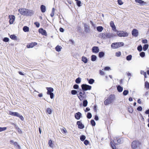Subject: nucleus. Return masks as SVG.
I'll list each match as a JSON object with an SVG mask.
<instances>
[{"label": "nucleus", "mask_w": 149, "mask_h": 149, "mask_svg": "<svg viewBox=\"0 0 149 149\" xmlns=\"http://www.w3.org/2000/svg\"><path fill=\"white\" fill-rule=\"evenodd\" d=\"M18 11L21 15L24 16H31L33 14L32 10L25 8H20L18 10Z\"/></svg>", "instance_id": "obj_1"}, {"label": "nucleus", "mask_w": 149, "mask_h": 149, "mask_svg": "<svg viewBox=\"0 0 149 149\" xmlns=\"http://www.w3.org/2000/svg\"><path fill=\"white\" fill-rule=\"evenodd\" d=\"M113 36V34L108 33H101L99 35V37L104 40L105 39L107 38H111Z\"/></svg>", "instance_id": "obj_2"}, {"label": "nucleus", "mask_w": 149, "mask_h": 149, "mask_svg": "<svg viewBox=\"0 0 149 149\" xmlns=\"http://www.w3.org/2000/svg\"><path fill=\"white\" fill-rule=\"evenodd\" d=\"M115 99V96L114 95H111L104 102V104L107 105L112 103Z\"/></svg>", "instance_id": "obj_3"}, {"label": "nucleus", "mask_w": 149, "mask_h": 149, "mask_svg": "<svg viewBox=\"0 0 149 149\" xmlns=\"http://www.w3.org/2000/svg\"><path fill=\"white\" fill-rule=\"evenodd\" d=\"M78 92L79 93L77 94V96L80 100H82L86 97V95L84 91L81 89H80L79 91H78Z\"/></svg>", "instance_id": "obj_4"}, {"label": "nucleus", "mask_w": 149, "mask_h": 149, "mask_svg": "<svg viewBox=\"0 0 149 149\" xmlns=\"http://www.w3.org/2000/svg\"><path fill=\"white\" fill-rule=\"evenodd\" d=\"M124 44L123 42H115L112 43L111 45L112 48L115 49L121 46H123Z\"/></svg>", "instance_id": "obj_5"}, {"label": "nucleus", "mask_w": 149, "mask_h": 149, "mask_svg": "<svg viewBox=\"0 0 149 149\" xmlns=\"http://www.w3.org/2000/svg\"><path fill=\"white\" fill-rule=\"evenodd\" d=\"M9 114L13 116H16L18 117L19 118L22 120H23L24 118L23 116L21 115L18 112H13L12 111H9Z\"/></svg>", "instance_id": "obj_6"}, {"label": "nucleus", "mask_w": 149, "mask_h": 149, "mask_svg": "<svg viewBox=\"0 0 149 149\" xmlns=\"http://www.w3.org/2000/svg\"><path fill=\"white\" fill-rule=\"evenodd\" d=\"M140 143L139 141H134L132 143L131 146L132 148L136 149L139 146Z\"/></svg>", "instance_id": "obj_7"}, {"label": "nucleus", "mask_w": 149, "mask_h": 149, "mask_svg": "<svg viewBox=\"0 0 149 149\" xmlns=\"http://www.w3.org/2000/svg\"><path fill=\"white\" fill-rule=\"evenodd\" d=\"M82 90L84 91L88 90H90L91 88V86H90L86 84H83L81 85Z\"/></svg>", "instance_id": "obj_8"}, {"label": "nucleus", "mask_w": 149, "mask_h": 149, "mask_svg": "<svg viewBox=\"0 0 149 149\" xmlns=\"http://www.w3.org/2000/svg\"><path fill=\"white\" fill-rule=\"evenodd\" d=\"M117 34L120 37H126L128 35V33L127 32L123 31H117Z\"/></svg>", "instance_id": "obj_9"}, {"label": "nucleus", "mask_w": 149, "mask_h": 149, "mask_svg": "<svg viewBox=\"0 0 149 149\" xmlns=\"http://www.w3.org/2000/svg\"><path fill=\"white\" fill-rule=\"evenodd\" d=\"M117 138L116 137L114 138V140H113V142L112 141L110 142V144L111 147L113 149H116V147L115 145V143H117Z\"/></svg>", "instance_id": "obj_10"}, {"label": "nucleus", "mask_w": 149, "mask_h": 149, "mask_svg": "<svg viewBox=\"0 0 149 149\" xmlns=\"http://www.w3.org/2000/svg\"><path fill=\"white\" fill-rule=\"evenodd\" d=\"M84 31L86 33H89L90 32V26L88 24H84Z\"/></svg>", "instance_id": "obj_11"}, {"label": "nucleus", "mask_w": 149, "mask_h": 149, "mask_svg": "<svg viewBox=\"0 0 149 149\" xmlns=\"http://www.w3.org/2000/svg\"><path fill=\"white\" fill-rule=\"evenodd\" d=\"M9 17L10 18L9 22L10 24H12L13 23L15 19V17L13 15H9Z\"/></svg>", "instance_id": "obj_12"}, {"label": "nucleus", "mask_w": 149, "mask_h": 149, "mask_svg": "<svg viewBox=\"0 0 149 149\" xmlns=\"http://www.w3.org/2000/svg\"><path fill=\"white\" fill-rule=\"evenodd\" d=\"M132 34L133 36L134 37H137L139 34V32L137 30L134 29L132 31Z\"/></svg>", "instance_id": "obj_13"}, {"label": "nucleus", "mask_w": 149, "mask_h": 149, "mask_svg": "<svg viewBox=\"0 0 149 149\" xmlns=\"http://www.w3.org/2000/svg\"><path fill=\"white\" fill-rule=\"evenodd\" d=\"M77 124L78 125V127L79 129H83L84 127V125L80 121H78L77 123Z\"/></svg>", "instance_id": "obj_14"}, {"label": "nucleus", "mask_w": 149, "mask_h": 149, "mask_svg": "<svg viewBox=\"0 0 149 149\" xmlns=\"http://www.w3.org/2000/svg\"><path fill=\"white\" fill-rule=\"evenodd\" d=\"M92 51L93 53H97L99 51V49L97 47L94 46L92 48Z\"/></svg>", "instance_id": "obj_15"}, {"label": "nucleus", "mask_w": 149, "mask_h": 149, "mask_svg": "<svg viewBox=\"0 0 149 149\" xmlns=\"http://www.w3.org/2000/svg\"><path fill=\"white\" fill-rule=\"evenodd\" d=\"M81 116V114L80 112L76 113L75 115V117L77 120H79Z\"/></svg>", "instance_id": "obj_16"}, {"label": "nucleus", "mask_w": 149, "mask_h": 149, "mask_svg": "<svg viewBox=\"0 0 149 149\" xmlns=\"http://www.w3.org/2000/svg\"><path fill=\"white\" fill-rule=\"evenodd\" d=\"M39 32L40 33H41L42 35L46 36L47 34L46 31L43 30L42 29L40 28L39 30Z\"/></svg>", "instance_id": "obj_17"}, {"label": "nucleus", "mask_w": 149, "mask_h": 149, "mask_svg": "<svg viewBox=\"0 0 149 149\" xmlns=\"http://www.w3.org/2000/svg\"><path fill=\"white\" fill-rule=\"evenodd\" d=\"M37 45V43L36 42H32L29 44L27 45V47L28 48H31L33 47L34 46Z\"/></svg>", "instance_id": "obj_18"}, {"label": "nucleus", "mask_w": 149, "mask_h": 149, "mask_svg": "<svg viewBox=\"0 0 149 149\" xmlns=\"http://www.w3.org/2000/svg\"><path fill=\"white\" fill-rule=\"evenodd\" d=\"M40 10L41 12L42 13H45L46 11V6L43 5L40 6Z\"/></svg>", "instance_id": "obj_19"}, {"label": "nucleus", "mask_w": 149, "mask_h": 149, "mask_svg": "<svg viewBox=\"0 0 149 149\" xmlns=\"http://www.w3.org/2000/svg\"><path fill=\"white\" fill-rule=\"evenodd\" d=\"M110 26L111 27L113 31H114L116 29V27L114 24L113 22L112 21H111L110 23Z\"/></svg>", "instance_id": "obj_20"}, {"label": "nucleus", "mask_w": 149, "mask_h": 149, "mask_svg": "<svg viewBox=\"0 0 149 149\" xmlns=\"http://www.w3.org/2000/svg\"><path fill=\"white\" fill-rule=\"evenodd\" d=\"M47 89L48 91L47 92V94H49V93H52V92H53L54 91L53 89L51 87L47 88Z\"/></svg>", "instance_id": "obj_21"}, {"label": "nucleus", "mask_w": 149, "mask_h": 149, "mask_svg": "<svg viewBox=\"0 0 149 149\" xmlns=\"http://www.w3.org/2000/svg\"><path fill=\"white\" fill-rule=\"evenodd\" d=\"M117 89L119 92H121L123 91V88L120 85H118L117 86Z\"/></svg>", "instance_id": "obj_22"}, {"label": "nucleus", "mask_w": 149, "mask_h": 149, "mask_svg": "<svg viewBox=\"0 0 149 149\" xmlns=\"http://www.w3.org/2000/svg\"><path fill=\"white\" fill-rule=\"evenodd\" d=\"M62 48L61 46L58 45L55 47V49L57 52H59L61 51Z\"/></svg>", "instance_id": "obj_23"}, {"label": "nucleus", "mask_w": 149, "mask_h": 149, "mask_svg": "<svg viewBox=\"0 0 149 149\" xmlns=\"http://www.w3.org/2000/svg\"><path fill=\"white\" fill-rule=\"evenodd\" d=\"M87 80L88 81V83L90 84H92L94 82V80L92 79H87Z\"/></svg>", "instance_id": "obj_24"}, {"label": "nucleus", "mask_w": 149, "mask_h": 149, "mask_svg": "<svg viewBox=\"0 0 149 149\" xmlns=\"http://www.w3.org/2000/svg\"><path fill=\"white\" fill-rule=\"evenodd\" d=\"M104 55V53L103 52H100L99 53V57L100 58H102Z\"/></svg>", "instance_id": "obj_25"}, {"label": "nucleus", "mask_w": 149, "mask_h": 149, "mask_svg": "<svg viewBox=\"0 0 149 149\" xmlns=\"http://www.w3.org/2000/svg\"><path fill=\"white\" fill-rule=\"evenodd\" d=\"M97 29L98 31L100 32L103 29V28L102 26H99L97 27Z\"/></svg>", "instance_id": "obj_26"}, {"label": "nucleus", "mask_w": 149, "mask_h": 149, "mask_svg": "<svg viewBox=\"0 0 149 149\" xmlns=\"http://www.w3.org/2000/svg\"><path fill=\"white\" fill-rule=\"evenodd\" d=\"M82 61L85 63H86L87 62L88 60L86 57L83 56L82 58Z\"/></svg>", "instance_id": "obj_27"}, {"label": "nucleus", "mask_w": 149, "mask_h": 149, "mask_svg": "<svg viewBox=\"0 0 149 149\" xmlns=\"http://www.w3.org/2000/svg\"><path fill=\"white\" fill-rule=\"evenodd\" d=\"M135 1L136 3H139L141 5H143V4L144 3V1L142 0H135Z\"/></svg>", "instance_id": "obj_28"}, {"label": "nucleus", "mask_w": 149, "mask_h": 149, "mask_svg": "<svg viewBox=\"0 0 149 149\" xmlns=\"http://www.w3.org/2000/svg\"><path fill=\"white\" fill-rule=\"evenodd\" d=\"M148 44H145L143 47V49L144 51H146L148 49Z\"/></svg>", "instance_id": "obj_29"}, {"label": "nucleus", "mask_w": 149, "mask_h": 149, "mask_svg": "<svg viewBox=\"0 0 149 149\" xmlns=\"http://www.w3.org/2000/svg\"><path fill=\"white\" fill-rule=\"evenodd\" d=\"M29 28L27 26H24L23 28V30L25 32L29 31Z\"/></svg>", "instance_id": "obj_30"}, {"label": "nucleus", "mask_w": 149, "mask_h": 149, "mask_svg": "<svg viewBox=\"0 0 149 149\" xmlns=\"http://www.w3.org/2000/svg\"><path fill=\"white\" fill-rule=\"evenodd\" d=\"M91 60L92 61H95L96 60L97 57L96 56L94 55H92L91 57Z\"/></svg>", "instance_id": "obj_31"}, {"label": "nucleus", "mask_w": 149, "mask_h": 149, "mask_svg": "<svg viewBox=\"0 0 149 149\" xmlns=\"http://www.w3.org/2000/svg\"><path fill=\"white\" fill-rule=\"evenodd\" d=\"M88 104V102L86 100H84L83 102V106L84 107L87 106Z\"/></svg>", "instance_id": "obj_32"}, {"label": "nucleus", "mask_w": 149, "mask_h": 149, "mask_svg": "<svg viewBox=\"0 0 149 149\" xmlns=\"http://www.w3.org/2000/svg\"><path fill=\"white\" fill-rule=\"evenodd\" d=\"M81 81V79L79 77L78 78L75 80V82L77 84L80 83Z\"/></svg>", "instance_id": "obj_33"}, {"label": "nucleus", "mask_w": 149, "mask_h": 149, "mask_svg": "<svg viewBox=\"0 0 149 149\" xmlns=\"http://www.w3.org/2000/svg\"><path fill=\"white\" fill-rule=\"evenodd\" d=\"M140 73L141 74H143L144 75L145 78H146L147 77L146 72H144L143 71L141 70V71Z\"/></svg>", "instance_id": "obj_34"}, {"label": "nucleus", "mask_w": 149, "mask_h": 149, "mask_svg": "<svg viewBox=\"0 0 149 149\" xmlns=\"http://www.w3.org/2000/svg\"><path fill=\"white\" fill-rule=\"evenodd\" d=\"M46 111L49 114H51L52 112V110L49 108H47Z\"/></svg>", "instance_id": "obj_35"}, {"label": "nucleus", "mask_w": 149, "mask_h": 149, "mask_svg": "<svg viewBox=\"0 0 149 149\" xmlns=\"http://www.w3.org/2000/svg\"><path fill=\"white\" fill-rule=\"evenodd\" d=\"M121 143V140L120 139H117V143H115V145H118Z\"/></svg>", "instance_id": "obj_36"}, {"label": "nucleus", "mask_w": 149, "mask_h": 149, "mask_svg": "<svg viewBox=\"0 0 149 149\" xmlns=\"http://www.w3.org/2000/svg\"><path fill=\"white\" fill-rule=\"evenodd\" d=\"M132 58V56L131 55H129L126 57V59L128 61H130Z\"/></svg>", "instance_id": "obj_37"}, {"label": "nucleus", "mask_w": 149, "mask_h": 149, "mask_svg": "<svg viewBox=\"0 0 149 149\" xmlns=\"http://www.w3.org/2000/svg\"><path fill=\"white\" fill-rule=\"evenodd\" d=\"M61 130L62 132L63 133H67V131L66 129L64 127H63L61 129Z\"/></svg>", "instance_id": "obj_38"}, {"label": "nucleus", "mask_w": 149, "mask_h": 149, "mask_svg": "<svg viewBox=\"0 0 149 149\" xmlns=\"http://www.w3.org/2000/svg\"><path fill=\"white\" fill-rule=\"evenodd\" d=\"M85 139L86 137L84 135H81L80 137V139L82 141H84V140Z\"/></svg>", "instance_id": "obj_39"}, {"label": "nucleus", "mask_w": 149, "mask_h": 149, "mask_svg": "<svg viewBox=\"0 0 149 149\" xmlns=\"http://www.w3.org/2000/svg\"><path fill=\"white\" fill-rule=\"evenodd\" d=\"M129 93V91L128 90H124L123 93V95H127Z\"/></svg>", "instance_id": "obj_40"}, {"label": "nucleus", "mask_w": 149, "mask_h": 149, "mask_svg": "<svg viewBox=\"0 0 149 149\" xmlns=\"http://www.w3.org/2000/svg\"><path fill=\"white\" fill-rule=\"evenodd\" d=\"M77 91L75 90H72L71 91V93L72 95H74L77 94Z\"/></svg>", "instance_id": "obj_41"}, {"label": "nucleus", "mask_w": 149, "mask_h": 149, "mask_svg": "<svg viewBox=\"0 0 149 149\" xmlns=\"http://www.w3.org/2000/svg\"><path fill=\"white\" fill-rule=\"evenodd\" d=\"M91 123L93 126H94L95 125V123L93 120H92L91 121Z\"/></svg>", "instance_id": "obj_42"}, {"label": "nucleus", "mask_w": 149, "mask_h": 149, "mask_svg": "<svg viewBox=\"0 0 149 149\" xmlns=\"http://www.w3.org/2000/svg\"><path fill=\"white\" fill-rule=\"evenodd\" d=\"M92 114L90 113H88L87 114V117L88 118H91L92 117Z\"/></svg>", "instance_id": "obj_43"}, {"label": "nucleus", "mask_w": 149, "mask_h": 149, "mask_svg": "<svg viewBox=\"0 0 149 149\" xmlns=\"http://www.w3.org/2000/svg\"><path fill=\"white\" fill-rule=\"evenodd\" d=\"M142 48L141 45H139L137 47V49L139 52H141L142 50Z\"/></svg>", "instance_id": "obj_44"}, {"label": "nucleus", "mask_w": 149, "mask_h": 149, "mask_svg": "<svg viewBox=\"0 0 149 149\" xmlns=\"http://www.w3.org/2000/svg\"><path fill=\"white\" fill-rule=\"evenodd\" d=\"M121 53L120 52H118L116 53V56L117 57H119L121 55Z\"/></svg>", "instance_id": "obj_45"}, {"label": "nucleus", "mask_w": 149, "mask_h": 149, "mask_svg": "<svg viewBox=\"0 0 149 149\" xmlns=\"http://www.w3.org/2000/svg\"><path fill=\"white\" fill-rule=\"evenodd\" d=\"M3 41L6 42H8L9 41V39L8 38L5 37L3 39Z\"/></svg>", "instance_id": "obj_46"}, {"label": "nucleus", "mask_w": 149, "mask_h": 149, "mask_svg": "<svg viewBox=\"0 0 149 149\" xmlns=\"http://www.w3.org/2000/svg\"><path fill=\"white\" fill-rule=\"evenodd\" d=\"M7 129L6 127H0V132L6 130Z\"/></svg>", "instance_id": "obj_47"}, {"label": "nucleus", "mask_w": 149, "mask_h": 149, "mask_svg": "<svg viewBox=\"0 0 149 149\" xmlns=\"http://www.w3.org/2000/svg\"><path fill=\"white\" fill-rule=\"evenodd\" d=\"M140 56L142 57H143L145 56V53L144 52H141L140 54Z\"/></svg>", "instance_id": "obj_48"}, {"label": "nucleus", "mask_w": 149, "mask_h": 149, "mask_svg": "<svg viewBox=\"0 0 149 149\" xmlns=\"http://www.w3.org/2000/svg\"><path fill=\"white\" fill-rule=\"evenodd\" d=\"M10 38L14 40L16 39V37L15 35H12L10 36Z\"/></svg>", "instance_id": "obj_49"}, {"label": "nucleus", "mask_w": 149, "mask_h": 149, "mask_svg": "<svg viewBox=\"0 0 149 149\" xmlns=\"http://www.w3.org/2000/svg\"><path fill=\"white\" fill-rule=\"evenodd\" d=\"M145 86L147 88H149V83L146 81L145 83Z\"/></svg>", "instance_id": "obj_50"}, {"label": "nucleus", "mask_w": 149, "mask_h": 149, "mask_svg": "<svg viewBox=\"0 0 149 149\" xmlns=\"http://www.w3.org/2000/svg\"><path fill=\"white\" fill-rule=\"evenodd\" d=\"M77 5L79 7L81 6V2L80 1H78L76 2Z\"/></svg>", "instance_id": "obj_51"}, {"label": "nucleus", "mask_w": 149, "mask_h": 149, "mask_svg": "<svg viewBox=\"0 0 149 149\" xmlns=\"http://www.w3.org/2000/svg\"><path fill=\"white\" fill-rule=\"evenodd\" d=\"M48 144H49V146L50 147H52V141L51 140H49Z\"/></svg>", "instance_id": "obj_52"}, {"label": "nucleus", "mask_w": 149, "mask_h": 149, "mask_svg": "<svg viewBox=\"0 0 149 149\" xmlns=\"http://www.w3.org/2000/svg\"><path fill=\"white\" fill-rule=\"evenodd\" d=\"M34 24L36 25V26L38 28L40 26V23L37 22H36L34 23Z\"/></svg>", "instance_id": "obj_53"}, {"label": "nucleus", "mask_w": 149, "mask_h": 149, "mask_svg": "<svg viewBox=\"0 0 149 149\" xmlns=\"http://www.w3.org/2000/svg\"><path fill=\"white\" fill-rule=\"evenodd\" d=\"M49 95H50L51 98L53 99L54 97V96L53 93H49Z\"/></svg>", "instance_id": "obj_54"}, {"label": "nucleus", "mask_w": 149, "mask_h": 149, "mask_svg": "<svg viewBox=\"0 0 149 149\" xmlns=\"http://www.w3.org/2000/svg\"><path fill=\"white\" fill-rule=\"evenodd\" d=\"M79 85L77 84H75L73 86V88L75 89H77L79 88Z\"/></svg>", "instance_id": "obj_55"}, {"label": "nucleus", "mask_w": 149, "mask_h": 149, "mask_svg": "<svg viewBox=\"0 0 149 149\" xmlns=\"http://www.w3.org/2000/svg\"><path fill=\"white\" fill-rule=\"evenodd\" d=\"M118 4L120 5H122L123 4V2L121 0H118Z\"/></svg>", "instance_id": "obj_56"}, {"label": "nucleus", "mask_w": 149, "mask_h": 149, "mask_svg": "<svg viewBox=\"0 0 149 149\" xmlns=\"http://www.w3.org/2000/svg\"><path fill=\"white\" fill-rule=\"evenodd\" d=\"M84 143L86 145H87L89 143V141L87 140H85L84 142Z\"/></svg>", "instance_id": "obj_57"}, {"label": "nucleus", "mask_w": 149, "mask_h": 149, "mask_svg": "<svg viewBox=\"0 0 149 149\" xmlns=\"http://www.w3.org/2000/svg\"><path fill=\"white\" fill-rule=\"evenodd\" d=\"M148 42V40L146 39L143 40H142V42L143 43H147Z\"/></svg>", "instance_id": "obj_58"}, {"label": "nucleus", "mask_w": 149, "mask_h": 149, "mask_svg": "<svg viewBox=\"0 0 149 149\" xmlns=\"http://www.w3.org/2000/svg\"><path fill=\"white\" fill-rule=\"evenodd\" d=\"M137 110L139 111H141L142 110V108L141 107L139 106L138 107Z\"/></svg>", "instance_id": "obj_59"}, {"label": "nucleus", "mask_w": 149, "mask_h": 149, "mask_svg": "<svg viewBox=\"0 0 149 149\" xmlns=\"http://www.w3.org/2000/svg\"><path fill=\"white\" fill-rule=\"evenodd\" d=\"M110 69V68L109 67H106L104 68V70H108Z\"/></svg>", "instance_id": "obj_60"}, {"label": "nucleus", "mask_w": 149, "mask_h": 149, "mask_svg": "<svg viewBox=\"0 0 149 149\" xmlns=\"http://www.w3.org/2000/svg\"><path fill=\"white\" fill-rule=\"evenodd\" d=\"M100 74L102 75H104V73L103 71H102L101 70H100Z\"/></svg>", "instance_id": "obj_61"}, {"label": "nucleus", "mask_w": 149, "mask_h": 149, "mask_svg": "<svg viewBox=\"0 0 149 149\" xmlns=\"http://www.w3.org/2000/svg\"><path fill=\"white\" fill-rule=\"evenodd\" d=\"M94 119L96 120H98V116L97 115H95V116Z\"/></svg>", "instance_id": "obj_62"}, {"label": "nucleus", "mask_w": 149, "mask_h": 149, "mask_svg": "<svg viewBox=\"0 0 149 149\" xmlns=\"http://www.w3.org/2000/svg\"><path fill=\"white\" fill-rule=\"evenodd\" d=\"M59 30L61 32H63L64 31V29L62 28H60Z\"/></svg>", "instance_id": "obj_63"}, {"label": "nucleus", "mask_w": 149, "mask_h": 149, "mask_svg": "<svg viewBox=\"0 0 149 149\" xmlns=\"http://www.w3.org/2000/svg\"><path fill=\"white\" fill-rule=\"evenodd\" d=\"M145 113L146 114H149V109L145 111Z\"/></svg>", "instance_id": "obj_64"}]
</instances>
